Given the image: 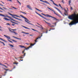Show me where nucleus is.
Instances as JSON below:
<instances>
[{
  "label": "nucleus",
  "instance_id": "obj_1",
  "mask_svg": "<svg viewBox=\"0 0 78 78\" xmlns=\"http://www.w3.org/2000/svg\"><path fill=\"white\" fill-rule=\"evenodd\" d=\"M68 18L73 21L69 24V25H73L78 23V16L74 12L73 14L69 15Z\"/></svg>",
  "mask_w": 78,
  "mask_h": 78
},
{
  "label": "nucleus",
  "instance_id": "obj_2",
  "mask_svg": "<svg viewBox=\"0 0 78 78\" xmlns=\"http://www.w3.org/2000/svg\"><path fill=\"white\" fill-rule=\"evenodd\" d=\"M0 16H3V17H8L9 19H11V20H13V21H14V22H17L18 23H19V22L17 21H16L12 19V18L10 16H5L3 14H0Z\"/></svg>",
  "mask_w": 78,
  "mask_h": 78
},
{
  "label": "nucleus",
  "instance_id": "obj_3",
  "mask_svg": "<svg viewBox=\"0 0 78 78\" xmlns=\"http://www.w3.org/2000/svg\"><path fill=\"white\" fill-rule=\"evenodd\" d=\"M20 16H21V17H22V18H23V19H26V20H25V21L26 22H27V23H29V24H30V25H33V26H34V25L28 22H30V21H29V20H28V19H27V18L25 17L24 16H23L22 15H20Z\"/></svg>",
  "mask_w": 78,
  "mask_h": 78
},
{
  "label": "nucleus",
  "instance_id": "obj_4",
  "mask_svg": "<svg viewBox=\"0 0 78 78\" xmlns=\"http://www.w3.org/2000/svg\"><path fill=\"white\" fill-rule=\"evenodd\" d=\"M41 14H42V15H43V16H45L46 17H51V18L54 19L55 20H56V21H57V20H58L56 19V18H55V17H53V16H50L48 15H46L42 13H41Z\"/></svg>",
  "mask_w": 78,
  "mask_h": 78
},
{
  "label": "nucleus",
  "instance_id": "obj_5",
  "mask_svg": "<svg viewBox=\"0 0 78 78\" xmlns=\"http://www.w3.org/2000/svg\"><path fill=\"white\" fill-rule=\"evenodd\" d=\"M47 8L48 9H50V10H51V11H53V12H54V14H55V15H56V16H58V17H61V16H60V15H59V14H57V13H56V12H55V11H54V10H52V9H51L49 8L48 7Z\"/></svg>",
  "mask_w": 78,
  "mask_h": 78
},
{
  "label": "nucleus",
  "instance_id": "obj_6",
  "mask_svg": "<svg viewBox=\"0 0 78 78\" xmlns=\"http://www.w3.org/2000/svg\"><path fill=\"white\" fill-rule=\"evenodd\" d=\"M40 2H43V3H45L47 4H48L49 5H50V3H49L48 2L46 1H44L42 0H40Z\"/></svg>",
  "mask_w": 78,
  "mask_h": 78
},
{
  "label": "nucleus",
  "instance_id": "obj_7",
  "mask_svg": "<svg viewBox=\"0 0 78 78\" xmlns=\"http://www.w3.org/2000/svg\"><path fill=\"white\" fill-rule=\"evenodd\" d=\"M43 20L45 22V23H47V24H48V26H49V27H51V24H50V23H48L46 22V21H45V20Z\"/></svg>",
  "mask_w": 78,
  "mask_h": 78
},
{
  "label": "nucleus",
  "instance_id": "obj_8",
  "mask_svg": "<svg viewBox=\"0 0 78 78\" xmlns=\"http://www.w3.org/2000/svg\"><path fill=\"white\" fill-rule=\"evenodd\" d=\"M4 36H5V37L8 39H10V40H11V37H10L9 36H6L5 35H4Z\"/></svg>",
  "mask_w": 78,
  "mask_h": 78
},
{
  "label": "nucleus",
  "instance_id": "obj_9",
  "mask_svg": "<svg viewBox=\"0 0 78 78\" xmlns=\"http://www.w3.org/2000/svg\"><path fill=\"white\" fill-rule=\"evenodd\" d=\"M27 8H29V9H30V10H32V8H31V6H30V5H27Z\"/></svg>",
  "mask_w": 78,
  "mask_h": 78
},
{
  "label": "nucleus",
  "instance_id": "obj_10",
  "mask_svg": "<svg viewBox=\"0 0 78 78\" xmlns=\"http://www.w3.org/2000/svg\"><path fill=\"white\" fill-rule=\"evenodd\" d=\"M50 1H51V2H53V4H54V5H55V6H57L58 7L59 6H58V5H57V4H55V2H54V1H53L52 0H50Z\"/></svg>",
  "mask_w": 78,
  "mask_h": 78
},
{
  "label": "nucleus",
  "instance_id": "obj_11",
  "mask_svg": "<svg viewBox=\"0 0 78 78\" xmlns=\"http://www.w3.org/2000/svg\"><path fill=\"white\" fill-rule=\"evenodd\" d=\"M64 9L65 10V12L64 13V14L65 16H67L66 14H67V11L65 9Z\"/></svg>",
  "mask_w": 78,
  "mask_h": 78
},
{
  "label": "nucleus",
  "instance_id": "obj_12",
  "mask_svg": "<svg viewBox=\"0 0 78 78\" xmlns=\"http://www.w3.org/2000/svg\"><path fill=\"white\" fill-rule=\"evenodd\" d=\"M55 8V9H57V10H58V11H59V12H60V13L61 14H62V12H61V11H60V10H59V9H57L56 7H54Z\"/></svg>",
  "mask_w": 78,
  "mask_h": 78
},
{
  "label": "nucleus",
  "instance_id": "obj_13",
  "mask_svg": "<svg viewBox=\"0 0 78 78\" xmlns=\"http://www.w3.org/2000/svg\"><path fill=\"white\" fill-rule=\"evenodd\" d=\"M12 17H13V18H14V19H17V20H21V21H22V19H19L13 16H12Z\"/></svg>",
  "mask_w": 78,
  "mask_h": 78
},
{
  "label": "nucleus",
  "instance_id": "obj_14",
  "mask_svg": "<svg viewBox=\"0 0 78 78\" xmlns=\"http://www.w3.org/2000/svg\"><path fill=\"white\" fill-rule=\"evenodd\" d=\"M19 47H20L21 48H26V47H25V46H24L20 45H19Z\"/></svg>",
  "mask_w": 78,
  "mask_h": 78
},
{
  "label": "nucleus",
  "instance_id": "obj_15",
  "mask_svg": "<svg viewBox=\"0 0 78 78\" xmlns=\"http://www.w3.org/2000/svg\"><path fill=\"white\" fill-rule=\"evenodd\" d=\"M8 13L9 14V15H10V16H13L14 17L15 16H16V15H12L9 12H8Z\"/></svg>",
  "mask_w": 78,
  "mask_h": 78
},
{
  "label": "nucleus",
  "instance_id": "obj_16",
  "mask_svg": "<svg viewBox=\"0 0 78 78\" xmlns=\"http://www.w3.org/2000/svg\"><path fill=\"white\" fill-rule=\"evenodd\" d=\"M41 39V37H38V38H37L36 39V40H35L34 41L35 42H37V39Z\"/></svg>",
  "mask_w": 78,
  "mask_h": 78
},
{
  "label": "nucleus",
  "instance_id": "obj_17",
  "mask_svg": "<svg viewBox=\"0 0 78 78\" xmlns=\"http://www.w3.org/2000/svg\"><path fill=\"white\" fill-rule=\"evenodd\" d=\"M22 27H23V28H26V29H29V30H30V29L27 27H25L23 25H22L21 26Z\"/></svg>",
  "mask_w": 78,
  "mask_h": 78
},
{
  "label": "nucleus",
  "instance_id": "obj_18",
  "mask_svg": "<svg viewBox=\"0 0 78 78\" xmlns=\"http://www.w3.org/2000/svg\"><path fill=\"white\" fill-rule=\"evenodd\" d=\"M4 19L5 20H7V21H10V20L6 18H4Z\"/></svg>",
  "mask_w": 78,
  "mask_h": 78
},
{
  "label": "nucleus",
  "instance_id": "obj_19",
  "mask_svg": "<svg viewBox=\"0 0 78 78\" xmlns=\"http://www.w3.org/2000/svg\"><path fill=\"white\" fill-rule=\"evenodd\" d=\"M13 37H14V38H15V39H19V40H21V38H18L17 37H16L14 36H13Z\"/></svg>",
  "mask_w": 78,
  "mask_h": 78
},
{
  "label": "nucleus",
  "instance_id": "obj_20",
  "mask_svg": "<svg viewBox=\"0 0 78 78\" xmlns=\"http://www.w3.org/2000/svg\"><path fill=\"white\" fill-rule=\"evenodd\" d=\"M36 13V14H38V15H39V16H40V17H42V16H41V15H40V14L38 13L37 12H35Z\"/></svg>",
  "mask_w": 78,
  "mask_h": 78
},
{
  "label": "nucleus",
  "instance_id": "obj_21",
  "mask_svg": "<svg viewBox=\"0 0 78 78\" xmlns=\"http://www.w3.org/2000/svg\"><path fill=\"white\" fill-rule=\"evenodd\" d=\"M9 30L10 31H11V32H12V33H15V34H17V33H16V32H15V31H11V30L10 29H9Z\"/></svg>",
  "mask_w": 78,
  "mask_h": 78
},
{
  "label": "nucleus",
  "instance_id": "obj_22",
  "mask_svg": "<svg viewBox=\"0 0 78 78\" xmlns=\"http://www.w3.org/2000/svg\"><path fill=\"white\" fill-rule=\"evenodd\" d=\"M42 18H43V19H45V20H50V19H47L46 18H45L43 16H42Z\"/></svg>",
  "mask_w": 78,
  "mask_h": 78
},
{
  "label": "nucleus",
  "instance_id": "obj_23",
  "mask_svg": "<svg viewBox=\"0 0 78 78\" xmlns=\"http://www.w3.org/2000/svg\"><path fill=\"white\" fill-rule=\"evenodd\" d=\"M30 47H31L29 46V47H28L27 48H25L26 49H24V50H28V49H29V48H30Z\"/></svg>",
  "mask_w": 78,
  "mask_h": 78
},
{
  "label": "nucleus",
  "instance_id": "obj_24",
  "mask_svg": "<svg viewBox=\"0 0 78 78\" xmlns=\"http://www.w3.org/2000/svg\"><path fill=\"white\" fill-rule=\"evenodd\" d=\"M35 9H36V10H37V11H40V12H42L41 11L39 10V9H38L36 8H35Z\"/></svg>",
  "mask_w": 78,
  "mask_h": 78
},
{
  "label": "nucleus",
  "instance_id": "obj_25",
  "mask_svg": "<svg viewBox=\"0 0 78 78\" xmlns=\"http://www.w3.org/2000/svg\"><path fill=\"white\" fill-rule=\"evenodd\" d=\"M9 46H10V47H14V46H13V45H12L9 44Z\"/></svg>",
  "mask_w": 78,
  "mask_h": 78
},
{
  "label": "nucleus",
  "instance_id": "obj_26",
  "mask_svg": "<svg viewBox=\"0 0 78 78\" xmlns=\"http://www.w3.org/2000/svg\"><path fill=\"white\" fill-rule=\"evenodd\" d=\"M35 44H36V43H34V44H30V46H33V45H35Z\"/></svg>",
  "mask_w": 78,
  "mask_h": 78
},
{
  "label": "nucleus",
  "instance_id": "obj_27",
  "mask_svg": "<svg viewBox=\"0 0 78 78\" xmlns=\"http://www.w3.org/2000/svg\"><path fill=\"white\" fill-rule=\"evenodd\" d=\"M22 33H24V34H29L28 33H25L23 32H22Z\"/></svg>",
  "mask_w": 78,
  "mask_h": 78
},
{
  "label": "nucleus",
  "instance_id": "obj_28",
  "mask_svg": "<svg viewBox=\"0 0 78 78\" xmlns=\"http://www.w3.org/2000/svg\"><path fill=\"white\" fill-rule=\"evenodd\" d=\"M12 41L14 42H17V41L14 40H12Z\"/></svg>",
  "mask_w": 78,
  "mask_h": 78
},
{
  "label": "nucleus",
  "instance_id": "obj_29",
  "mask_svg": "<svg viewBox=\"0 0 78 78\" xmlns=\"http://www.w3.org/2000/svg\"><path fill=\"white\" fill-rule=\"evenodd\" d=\"M9 30H12L13 31H15V30H16V29H12L10 28L9 29Z\"/></svg>",
  "mask_w": 78,
  "mask_h": 78
},
{
  "label": "nucleus",
  "instance_id": "obj_30",
  "mask_svg": "<svg viewBox=\"0 0 78 78\" xmlns=\"http://www.w3.org/2000/svg\"><path fill=\"white\" fill-rule=\"evenodd\" d=\"M32 30H33V31H37V32H38V31H37L33 29H32Z\"/></svg>",
  "mask_w": 78,
  "mask_h": 78
},
{
  "label": "nucleus",
  "instance_id": "obj_31",
  "mask_svg": "<svg viewBox=\"0 0 78 78\" xmlns=\"http://www.w3.org/2000/svg\"><path fill=\"white\" fill-rule=\"evenodd\" d=\"M0 39H1V40H2V41H4V42H6V41H5L4 40L2 39L1 38H0Z\"/></svg>",
  "mask_w": 78,
  "mask_h": 78
},
{
  "label": "nucleus",
  "instance_id": "obj_32",
  "mask_svg": "<svg viewBox=\"0 0 78 78\" xmlns=\"http://www.w3.org/2000/svg\"><path fill=\"white\" fill-rule=\"evenodd\" d=\"M0 42H1V43H2V44H3L4 45V46L5 45V43H3V42H2V41H0Z\"/></svg>",
  "mask_w": 78,
  "mask_h": 78
},
{
  "label": "nucleus",
  "instance_id": "obj_33",
  "mask_svg": "<svg viewBox=\"0 0 78 78\" xmlns=\"http://www.w3.org/2000/svg\"><path fill=\"white\" fill-rule=\"evenodd\" d=\"M0 42H1V43H2V44H3L4 45V46L5 45V43H3V42H2V41H0Z\"/></svg>",
  "mask_w": 78,
  "mask_h": 78
},
{
  "label": "nucleus",
  "instance_id": "obj_34",
  "mask_svg": "<svg viewBox=\"0 0 78 78\" xmlns=\"http://www.w3.org/2000/svg\"><path fill=\"white\" fill-rule=\"evenodd\" d=\"M17 2H18V3H20V5H21V3H20V2H19V0H17Z\"/></svg>",
  "mask_w": 78,
  "mask_h": 78
},
{
  "label": "nucleus",
  "instance_id": "obj_35",
  "mask_svg": "<svg viewBox=\"0 0 78 78\" xmlns=\"http://www.w3.org/2000/svg\"><path fill=\"white\" fill-rule=\"evenodd\" d=\"M69 5H70V3H71V1L69 0Z\"/></svg>",
  "mask_w": 78,
  "mask_h": 78
},
{
  "label": "nucleus",
  "instance_id": "obj_36",
  "mask_svg": "<svg viewBox=\"0 0 78 78\" xmlns=\"http://www.w3.org/2000/svg\"><path fill=\"white\" fill-rule=\"evenodd\" d=\"M55 28H51V30H55Z\"/></svg>",
  "mask_w": 78,
  "mask_h": 78
},
{
  "label": "nucleus",
  "instance_id": "obj_37",
  "mask_svg": "<svg viewBox=\"0 0 78 78\" xmlns=\"http://www.w3.org/2000/svg\"><path fill=\"white\" fill-rule=\"evenodd\" d=\"M6 25H9V26L11 25V24H9V23H6Z\"/></svg>",
  "mask_w": 78,
  "mask_h": 78
},
{
  "label": "nucleus",
  "instance_id": "obj_38",
  "mask_svg": "<svg viewBox=\"0 0 78 78\" xmlns=\"http://www.w3.org/2000/svg\"><path fill=\"white\" fill-rule=\"evenodd\" d=\"M4 70H6V71H7V70H9V69H6L5 68H3Z\"/></svg>",
  "mask_w": 78,
  "mask_h": 78
},
{
  "label": "nucleus",
  "instance_id": "obj_39",
  "mask_svg": "<svg viewBox=\"0 0 78 78\" xmlns=\"http://www.w3.org/2000/svg\"><path fill=\"white\" fill-rule=\"evenodd\" d=\"M14 64H18V63L14 62L13 63Z\"/></svg>",
  "mask_w": 78,
  "mask_h": 78
},
{
  "label": "nucleus",
  "instance_id": "obj_40",
  "mask_svg": "<svg viewBox=\"0 0 78 78\" xmlns=\"http://www.w3.org/2000/svg\"><path fill=\"white\" fill-rule=\"evenodd\" d=\"M8 41H9V42H11V43H12V41H11L8 39Z\"/></svg>",
  "mask_w": 78,
  "mask_h": 78
},
{
  "label": "nucleus",
  "instance_id": "obj_41",
  "mask_svg": "<svg viewBox=\"0 0 78 78\" xmlns=\"http://www.w3.org/2000/svg\"><path fill=\"white\" fill-rule=\"evenodd\" d=\"M21 12L22 13H23V14H27V13H26L25 12Z\"/></svg>",
  "mask_w": 78,
  "mask_h": 78
},
{
  "label": "nucleus",
  "instance_id": "obj_42",
  "mask_svg": "<svg viewBox=\"0 0 78 78\" xmlns=\"http://www.w3.org/2000/svg\"><path fill=\"white\" fill-rule=\"evenodd\" d=\"M41 27L40 28L42 29V30H43V29H44V28L42 27V25H41Z\"/></svg>",
  "mask_w": 78,
  "mask_h": 78
},
{
  "label": "nucleus",
  "instance_id": "obj_43",
  "mask_svg": "<svg viewBox=\"0 0 78 78\" xmlns=\"http://www.w3.org/2000/svg\"><path fill=\"white\" fill-rule=\"evenodd\" d=\"M62 2L63 3H64V0H62Z\"/></svg>",
  "mask_w": 78,
  "mask_h": 78
},
{
  "label": "nucleus",
  "instance_id": "obj_44",
  "mask_svg": "<svg viewBox=\"0 0 78 78\" xmlns=\"http://www.w3.org/2000/svg\"><path fill=\"white\" fill-rule=\"evenodd\" d=\"M51 27H55V26L54 25L51 26Z\"/></svg>",
  "mask_w": 78,
  "mask_h": 78
},
{
  "label": "nucleus",
  "instance_id": "obj_45",
  "mask_svg": "<svg viewBox=\"0 0 78 78\" xmlns=\"http://www.w3.org/2000/svg\"><path fill=\"white\" fill-rule=\"evenodd\" d=\"M0 9H2V10H3V11H4V9H3L1 8V7H0Z\"/></svg>",
  "mask_w": 78,
  "mask_h": 78
},
{
  "label": "nucleus",
  "instance_id": "obj_46",
  "mask_svg": "<svg viewBox=\"0 0 78 78\" xmlns=\"http://www.w3.org/2000/svg\"><path fill=\"white\" fill-rule=\"evenodd\" d=\"M25 55H26V53H24V56H25Z\"/></svg>",
  "mask_w": 78,
  "mask_h": 78
},
{
  "label": "nucleus",
  "instance_id": "obj_47",
  "mask_svg": "<svg viewBox=\"0 0 78 78\" xmlns=\"http://www.w3.org/2000/svg\"><path fill=\"white\" fill-rule=\"evenodd\" d=\"M12 26H14V25H15V24H12Z\"/></svg>",
  "mask_w": 78,
  "mask_h": 78
},
{
  "label": "nucleus",
  "instance_id": "obj_48",
  "mask_svg": "<svg viewBox=\"0 0 78 78\" xmlns=\"http://www.w3.org/2000/svg\"><path fill=\"white\" fill-rule=\"evenodd\" d=\"M12 23H15V22L13 21H11Z\"/></svg>",
  "mask_w": 78,
  "mask_h": 78
},
{
  "label": "nucleus",
  "instance_id": "obj_49",
  "mask_svg": "<svg viewBox=\"0 0 78 78\" xmlns=\"http://www.w3.org/2000/svg\"><path fill=\"white\" fill-rule=\"evenodd\" d=\"M15 24H16V25H18L19 24L18 23H16L15 22Z\"/></svg>",
  "mask_w": 78,
  "mask_h": 78
},
{
  "label": "nucleus",
  "instance_id": "obj_50",
  "mask_svg": "<svg viewBox=\"0 0 78 78\" xmlns=\"http://www.w3.org/2000/svg\"><path fill=\"white\" fill-rule=\"evenodd\" d=\"M8 1H10L11 2H12V0H7Z\"/></svg>",
  "mask_w": 78,
  "mask_h": 78
},
{
  "label": "nucleus",
  "instance_id": "obj_51",
  "mask_svg": "<svg viewBox=\"0 0 78 78\" xmlns=\"http://www.w3.org/2000/svg\"><path fill=\"white\" fill-rule=\"evenodd\" d=\"M70 8H71V9L72 10L73 9V8H72V7H71Z\"/></svg>",
  "mask_w": 78,
  "mask_h": 78
},
{
  "label": "nucleus",
  "instance_id": "obj_52",
  "mask_svg": "<svg viewBox=\"0 0 78 78\" xmlns=\"http://www.w3.org/2000/svg\"><path fill=\"white\" fill-rule=\"evenodd\" d=\"M48 33V30H46V32H45V33Z\"/></svg>",
  "mask_w": 78,
  "mask_h": 78
},
{
  "label": "nucleus",
  "instance_id": "obj_53",
  "mask_svg": "<svg viewBox=\"0 0 78 78\" xmlns=\"http://www.w3.org/2000/svg\"><path fill=\"white\" fill-rule=\"evenodd\" d=\"M19 58H21V59H23V58L21 57H19Z\"/></svg>",
  "mask_w": 78,
  "mask_h": 78
},
{
  "label": "nucleus",
  "instance_id": "obj_54",
  "mask_svg": "<svg viewBox=\"0 0 78 78\" xmlns=\"http://www.w3.org/2000/svg\"><path fill=\"white\" fill-rule=\"evenodd\" d=\"M1 66H5V65H3V64H2V65H1Z\"/></svg>",
  "mask_w": 78,
  "mask_h": 78
},
{
  "label": "nucleus",
  "instance_id": "obj_55",
  "mask_svg": "<svg viewBox=\"0 0 78 78\" xmlns=\"http://www.w3.org/2000/svg\"><path fill=\"white\" fill-rule=\"evenodd\" d=\"M15 16H16V17H19V16H18L17 15H15Z\"/></svg>",
  "mask_w": 78,
  "mask_h": 78
},
{
  "label": "nucleus",
  "instance_id": "obj_56",
  "mask_svg": "<svg viewBox=\"0 0 78 78\" xmlns=\"http://www.w3.org/2000/svg\"><path fill=\"white\" fill-rule=\"evenodd\" d=\"M3 8H4V9H7L3 7Z\"/></svg>",
  "mask_w": 78,
  "mask_h": 78
},
{
  "label": "nucleus",
  "instance_id": "obj_57",
  "mask_svg": "<svg viewBox=\"0 0 78 78\" xmlns=\"http://www.w3.org/2000/svg\"><path fill=\"white\" fill-rule=\"evenodd\" d=\"M59 6H60V7H61V5L60 4H59Z\"/></svg>",
  "mask_w": 78,
  "mask_h": 78
},
{
  "label": "nucleus",
  "instance_id": "obj_58",
  "mask_svg": "<svg viewBox=\"0 0 78 78\" xmlns=\"http://www.w3.org/2000/svg\"><path fill=\"white\" fill-rule=\"evenodd\" d=\"M5 67H6V68H8V67H7L6 66H5Z\"/></svg>",
  "mask_w": 78,
  "mask_h": 78
},
{
  "label": "nucleus",
  "instance_id": "obj_59",
  "mask_svg": "<svg viewBox=\"0 0 78 78\" xmlns=\"http://www.w3.org/2000/svg\"><path fill=\"white\" fill-rule=\"evenodd\" d=\"M1 2L3 3V4H4V3H3V2L2 1H1Z\"/></svg>",
  "mask_w": 78,
  "mask_h": 78
},
{
  "label": "nucleus",
  "instance_id": "obj_60",
  "mask_svg": "<svg viewBox=\"0 0 78 78\" xmlns=\"http://www.w3.org/2000/svg\"><path fill=\"white\" fill-rule=\"evenodd\" d=\"M9 9H12V8H9Z\"/></svg>",
  "mask_w": 78,
  "mask_h": 78
},
{
  "label": "nucleus",
  "instance_id": "obj_61",
  "mask_svg": "<svg viewBox=\"0 0 78 78\" xmlns=\"http://www.w3.org/2000/svg\"><path fill=\"white\" fill-rule=\"evenodd\" d=\"M26 44H27V45H29L28 43H26Z\"/></svg>",
  "mask_w": 78,
  "mask_h": 78
},
{
  "label": "nucleus",
  "instance_id": "obj_62",
  "mask_svg": "<svg viewBox=\"0 0 78 78\" xmlns=\"http://www.w3.org/2000/svg\"><path fill=\"white\" fill-rule=\"evenodd\" d=\"M0 65L1 66L2 65V64L1 63H0Z\"/></svg>",
  "mask_w": 78,
  "mask_h": 78
},
{
  "label": "nucleus",
  "instance_id": "obj_63",
  "mask_svg": "<svg viewBox=\"0 0 78 78\" xmlns=\"http://www.w3.org/2000/svg\"><path fill=\"white\" fill-rule=\"evenodd\" d=\"M7 73L6 71L5 72V73Z\"/></svg>",
  "mask_w": 78,
  "mask_h": 78
},
{
  "label": "nucleus",
  "instance_id": "obj_64",
  "mask_svg": "<svg viewBox=\"0 0 78 78\" xmlns=\"http://www.w3.org/2000/svg\"><path fill=\"white\" fill-rule=\"evenodd\" d=\"M30 36H33V35L30 34Z\"/></svg>",
  "mask_w": 78,
  "mask_h": 78
}]
</instances>
